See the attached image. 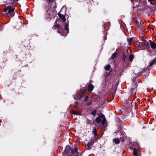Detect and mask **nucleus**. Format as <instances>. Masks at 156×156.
I'll return each instance as SVG.
<instances>
[{"label":"nucleus","instance_id":"nucleus-1","mask_svg":"<svg viewBox=\"0 0 156 156\" xmlns=\"http://www.w3.org/2000/svg\"><path fill=\"white\" fill-rule=\"evenodd\" d=\"M54 28L55 29L57 28L58 29V31L59 33L61 34L64 36H66L69 32V25L67 22H66L65 24V28L66 30V32H64V31H62L61 30V28L58 24L56 23L54 26Z\"/></svg>","mask_w":156,"mask_h":156},{"label":"nucleus","instance_id":"nucleus-2","mask_svg":"<svg viewBox=\"0 0 156 156\" xmlns=\"http://www.w3.org/2000/svg\"><path fill=\"white\" fill-rule=\"evenodd\" d=\"M98 117H97L95 119V121L97 122V123L98 124H100L101 122V120L102 119V120L101 121V125H104L106 121V119L104 116V115L103 114L100 112L98 114Z\"/></svg>","mask_w":156,"mask_h":156},{"label":"nucleus","instance_id":"nucleus-3","mask_svg":"<svg viewBox=\"0 0 156 156\" xmlns=\"http://www.w3.org/2000/svg\"><path fill=\"white\" fill-rule=\"evenodd\" d=\"M14 8L11 6H7L4 10V11L6 12V14L8 16L12 17L14 15Z\"/></svg>","mask_w":156,"mask_h":156},{"label":"nucleus","instance_id":"nucleus-4","mask_svg":"<svg viewBox=\"0 0 156 156\" xmlns=\"http://www.w3.org/2000/svg\"><path fill=\"white\" fill-rule=\"evenodd\" d=\"M56 14V13L55 10L52 11L49 10L48 11V12L47 14V17L49 18L50 19H51L55 17Z\"/></svg>","mask_w":156,"mask_h":156},{"label":"nucleus","instance_id":"nucleus-5","mask_svg":"<svg viewBox=\"0 0 156 156\" xmlns=\"http://www.w3.org/2000/svg\"><path fill=\"white\" fill-rule=\"evenodd\" d=\"M87 92V91L86 90H84L82 93H78L76 94V95L74 97V98L76 100H80L83 98L84 94L86 93Z\"/></svg>","mask_w":156,"mask_h":156},{"label":"nucleus","instance_id":"nucleus-6","mask_svg":"<svg viewBox=\"0 0 156 156\" xmlns=\"http://www.w3.org/2000/svg\"><path fill=\"white\" fill-rule=\"evenodd\" d=\"M94 87L93 85L91 84H90L88 85L87 89L89 92H90L93 90Z\"/></svg>","mask_w":156,"mask_h":156},{"label":"nucleus","instance_id":"nucleus-7","mask_svg":"<svg viewBox=\"0 0 156 156\" xmlns=\"http://www.w3.org/2000/svg\"><path fill=\"white\" fill-rule=\"evenodd\" d=\"M49 4L50 5H53L54 7L56 6L55 0H49Z\"/></svg>","mask_w":156,"mask_h":156},{"label":"nucleus","instance_id":"nucleus-8","mask_svg":"<svg viewBox=\"0 0 156 156\" xmlns=\"http://www.w3.org/2000/svg\"><path fill=\"white\" fill-rule=\"evenodd\" d=\"M58 16L59 18L61 19L63 21L65 22L66 21V19L65 16L63 15L62 14L60 13H58Z\"/></svg>","mask_w":156,"mask_h":156},{"label":"nucleus","instance_id":"nucleus-9","mask_svg":"<svg viewBox=\"0 0 156 156\" xmlns=\"http://www.w3.org/2000/svg\"><path fill=\"white\" fill-rule=\"evenodd\" d=\"M133 154L135 156H137L140 154V151L135 148L133 149Z\"/></svg>","mask_w":156,"mask_h":156},{"label":"nucleus","instance_id":"nucleus-10","mask_svg":"<svg viewBox=\"0 0 156 156\" xmlns=\"http://www.w3.org/2000/svg\"><path fill=\"white\" fill-rule=\"evenodd\" d=\"M150 45L152 48L154 49L156 48V44L154 42L150 41Z\"/></svg>","mask_w":156,"mask_h":156},{"label":"nucleus","instance_id":"nucleus-11","mask_svg":"<svg viewBox=\"0 0 156 156\" xmlns=\"http://www.w3.org/2000/svg\"><path fill=\"white\" fill-rule=\"evenodd\" d=\"M71 113L72 114L76 115H80L81 114V113L80 112L74 110H72L71 112Z\"/></svg>","mask_w":156,"mask_h":156},{"label":"nucleus","instance_id":"nucleus-12","mask_svg":"<svg viewBox=\"0 0 156 156\" xmlns=\"http://www.w3.org/2000/svg\"><path fill=\"white\" fill-rule=\"evenodd\" d=\"M113 142L115 144H119L120 140L118 138H114L113 139Z\"/></svg>","mask_w":156,"mask_h":156},{"label":"nucleus","instance_id":"nucleus-13","mask_svg":"<svg viewBox=\"0 0 156 156\" xmlns=\"http://www.w3.org/2000/svg\"><path fill=\"white\" fill-rule=\"evenodd\" d=\"M78 148L76 147L74 149H73L72 151V152L73 153V154H77L78 153Z\"/></svg>","mask_w":156,"mask_h":156},{"label":"nucleus","instance_id":"nucleus-14","mask_svg":"<svg viewBox=\"0 0 156 156\" xmlns=\"http://www.w3.org/2000/svg\"><path fill=\"white\" fill-rule=\"evenodd\" d=\"M133 40V38H127V40L128 42V44L129 45H130L131 44V43H132V41Z\"/></svg>","mask_w":156,"mask_h":156},{"label":"nucleus","instance_id":"nucleus-15","mask_svg":"<svg viewBox=\"0 0 156 156\" xmlns=\"http://www.w3.org/2000/svg\"><path fill=\"white\" fill-rule=\"evenodd\" d=\"M92 132L93 133L94 135L95 136H96L97 135V129H96V128H94L92 131Z\"/></svg>","mask_w":156,"mask_h":156},{"label":"nucleus","instance_id":"nucleus-16","mask_svg":"<svg viewBox=\"0 0 156 156\" xmlns=\"http://www.w3.org/2000/svg\"><path fill=\"white\" fill-rule=\"evenodd\" d=\"M111 66L110 65H107L105 68V69L106 70H109L110 69Z\"/></svg>","mask_w":156,"mask_h":156},{"label":"nucleus","instance_id":"nucleus-17","mask_svg":"<svg viewBox=\"0 0 156 156\" xmlns=\"http://www.w3.org/2000/svg\"><path fill=\"white\" fill-rule=\"evenodd\" d=\"M116 56V53H114L113 54L111 57V58L112 59H114L115 58Z\"/></svg>","mask_w":156,"mask_h":156},{"label":"nucleus","instance_id":"nucleus-18","mask_svg":"<svg viewBox=\"0 0 156 156\" xmlns=\"http://www.w3.org/2000/svg\"><path fill=\"white\" fill-rule=\"evenodd\" d=\"M96 110L92 111L91 112V114L93 115H95L96 114Z\"/></svg>","mask_w":156,"mask_h":156},{"label":"nucleus","instance_id":"nucleus-19","mask_svg":"<svg viewBox=\"0 0 156 156\" xmlns=\"http://www.w3.org/2000/svg\"><path fill=\"white\" fill-rule=\"evenodd\" d=\"M133 56L132 55H129V59L130 61H132L133 59Z\"/></svg>","mask_w":156,"mask_h":156},{"label":"nucleus","instance_id":"nucleus-20","mask_svg":"<svg viewBox=\"0 0 156 156\" xmlns=\"http://www.w3.org/2000/svg\"><path fill=\"white\" fill-rule=\"evenodd\" d=\"M125 138L124 137H121L120 138V140L122 142H123L124 141Z\"/></svg>","mask_w":156,"mask_h":156},{"label":"nucleus","instance_id":"nucleus-21","mask_svg":"<svg viewBox=\"0 0 156 156\" xmlns=\"http://www.w3.org/2000/svg\"><path fill=\"white\" fill-rule=\"evenodd\" d=\"M90 143H88L87 144V147H86V148H87V149H90L89 147H90Z\"/></svg>","mask_w":156,"mask_h":156},{"label":"nucleus","instance_id":"nucleus-22","mask_svg":"<svg viewBox=\"0 0 156 156\" xmlns=\"http://www.w3.org/2000/svg\"><path fill=\"white\" fill-rule=\"evenodd\" d=\"M88 97L87 96L86 97V98H84V100L85 101H86L88 99Z\"/></svg>","mask_w":156,"mask_h":156},{"label":"nucleus","instance_id":"nucleus-23","mask_svg":"<svg viewBox=\"0 0 156 156\" xmlns=\"http://www.w3.org/2000/svg\"><path fill=\"white\" fill-rule=\"evenodd\" d=\"M75 103L76 105H78V102L77 101L75 102Z\"/></svg>","mask_w":156,"mask_h":156},{"label":"nucleus","instance_id":"nucleus-24","mask_svg":"<svg viewBox=\"0 0 156 156\" xmlns=\"http://www.w3.org/2000/svg\"><path fill=\"white\" fill-rule=\"evenodd\" d=\"M152 64H153V63H151L150 64V66H151Z\"/></svg>","mask_w":156,"mask_h":156},{"label":"nucleus","instance_id":"nucleus-25","mask_svg":"<svg viewBox=\"0 0 156 156\" xmlns=\"http://www.w3.org/2000/svg\"><path fill=\"white\" fill-rule=\"evenodd\" d=\"M14 1H16V2H17L18 0H14Z\"/></svg>","mask_w":156,"mask_h":156},{"label":"nucleus","instance_id":"nucleus-26","mask_svg":"<svg viewBox=\"0 0 156 156\" xmlns=\"http://www.w3.org/2000/svg\"><path fill=\"white\" fill-rule=\"evenodd\" d=\"M78 156L77 155V156Z\"/></svg>","mask_w":156,"mask_h":156}]
</instances>
